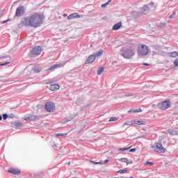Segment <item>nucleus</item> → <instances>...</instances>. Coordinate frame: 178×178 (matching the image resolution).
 <instances>
[{
  "label": "nucleus",
  "instance_id": "e433bc0d",
  "mask_svg": "<svg viewBox=\"0 0 178 178\" xmlns=\"http://www.w3.org/2000/svg\"><path fill=\"white\" fill-rule=\"evenodd\" d=\"M143 66H149V64H148V63H143Z\"/></svg>",
  "mask_w": 178,
  "mask_h": 178
},
{
  "label": "nucleus",
  "instance_id": "c85d7f7f",
  "mask_svg": "<svg viewBox=\"0 0 178 178\" xmlns=\"http://www.w3.org/2000/svg\"><path fill=\"white\" fill-rule=\"evenodd\" d=\"M146 165H150L151 166H152V165H154V163L149 162V161H147L146 163H145V166H146Z\"/></svg>",
  "mask_w": 178,
  "mask_h": 178
},
{
  "label": "nucleus",
  "instance_id": "6e6552de",
  "mask_svg": "<svg viewBox=\"0 0 178 178\" xmlns=\"http://www.w3.org/2000/svg\"><path fill=\"white\" fill-rule=\"evenodd\" d=\"M24 15V7L20 6L17 8L15 15L19 17L20 16H23Z\"/></svg>",
  "mask_w": 178,
  "mask_h": 178
},
{
  "label": "nucleus",
  "instance_id": "c756f323",
  "mask_svg": "<svg viewBox=\"0 0 178 178\" xmlns=\"http://www.w3.org/2000/svg\"><path fill=\"white\" fill-rule=\"evenodd\" d=\"M175 66L177 67L178 66V58L176 59V60L174 62Z\"/></svg>",
  "mask_w": 178,
  "mask_h": 178
},
{
  "label": "nucleus",
  "instance_id": "cd10ccee",
  "mask_svg": "<svg viewBox=\"0 0 178 178\" xmlns=\"http://www.w3.org/2000/svg\"><path fill=\"white\" fill-rule=\"evenodd\" d=\"M140 112H143V110H141V108L134 110V113H138Z\"/></svg>",
  "mask_w": 178,
  "mask_h": 178
},
{
  "label": "nucleus",
  "instance_id": "5701e85b",
  "mask_svg": "<svg viewBox=\"0 0 178 178\" xmlns=\"http://www.w3.org/2000/svg\"><path fill=\"white\" fill-rule=\"evenodd\" d=\"M67 134H56V137H67Z\"/></svg>",
  "mask_w": 178,
  "mask_h": 178
},
{
  "label": "nucleus",
  "instance_id": "ddd939ff",
  "mask_svg": "<svg viewBox=\"0 0 178 178\" xmlns=\"http://www.w3.org/2000/svg\"><path fill=\"white\" fill-rule=\"evenodd\" d=\"M120 162H122L123 163H126L127 165H129V163H133V161L129 162V159L127 158H121L118 159Z\"/></svg>",
  "mask_w": 178,
  "mask_h": 178
},
{
  "label": "nucleus",
  "instance_id": "a878e982",
  "mask_svg": "<svg viewBox=\"0 0 178 178\" xmlns=\"http://www.w3.org/2000/svg\"><path fill=\"white\" fill-rule=\"evenodd\" d=\"M130 148H131V146H130L129 147H127V148H120L118 149V151H129L130 149Z\"/></svg>",
  "mask_w": 178,
  "mask_h": 178
},
{
  "label": "nucleus",
  "instance_id": "37998d69",
  "mask_svg": "<svg viewBox=\"0 0 178 178\" xmlns=\"http://www.w3.org/2000/svg\"><path fill=\"white\" fill-rule=\"evenodd\" d=\"M130 178H133V177H131Z\"/></svg>",
  "mask_w": 178,
  "mask_h": 178
},
{
  "label": "nucleus",
  "instance_id": "423d86ee",
  "mask_svg": "<svg viewBox=\"0 0 178 178\" xmlns=\"http://www.w3.org/2000/svg\"><path fill=\"white\" fill-rule=\"evenodd\" d=\"M159 109H161V111H166V109H169V107L170 106V101L165 100L164 102H162L158 104Z\"/></svg>",
  "mask_w": 178,
  "mask_h": 178
},
{
  "label": "nucleus",
  "instance_id": "f704fd0d",
  "mask_svg": "<svg viewBox=\"0 0 178 178\" xmlns=\"http://www.w3.org/2000/svg\"><path fill=\"white\" fill-rule=\"evenodd\" d=\"M128 113H134V110H129Z\"/></svg>",
  "mask_w": 178,
  "mask_h": 178
},
{
  "label": "nucleus",
  "instance_id": "2eb2a0df",
  "mask_svg": "<svg viewBox=\"0 0 178 178\" xmlns=\"http://www.w3.org/2000/svg\"><path fill=\"white\" fill-rule=\"evenodd\" d=\"M60 88V86H59L58 84H53L50 86L51 91H58Z\"/></svg>",
  "mask_w": 178,
  "mask_h": 178
},
{
  "label": "nucleus",
  "instance_id": "4be33fe9",
  "mask_svg": "<svg viewBox=\"0 0 178 178\" xmlns=\"http://www.w3.org/2000/svg\"><path fill=\"white\" fill-rule=\"evenodd\" d=\"M117 120H119V117H111L109 119V122H117Z\"/></svg>",
  "mask_w": 178,
  "mask_h": 178
},
{
  "label": "nucleus",
  "instance_id": "0eeeda50",
  "mask_svg": "<svg viewBox=\"0 0 178 178\" xmlns=\"http://www.w3.org/2000/svg\"><path fill=\"white\" fill-rule=\"evenodd\" d=\"M45 109L47 112H54L55 109V104L52 102H47L45 105Z\"/></svg>",
  "mask_w": 178,
  "mask_h": 178
},
{
  "label": "nucleus",
  "instance_id": "f3484780",
  "mask_svg": "<svg viewBox=\"0 0 178 178\" xmlns=\"http://www.w3.org/2000/svg\"><path fill=\"white\" fill-rule=\"evenodd\" d=\"M122 22H120L117 24H115L113 26V30H119V29H120V27H122Z\"/></svg>",
  "mask_w": 178,
  "mask_h": 178
},
{
  "label": "nucleus",
  "instance_id": "a19ab883",
  "mask_svg": "<svg viewBox=\"0 0 178 178\" xmlns=\"http://www.w3.org/2000/svg\"><path fill=\"white\" fill-rule=\"evenodd\" d=\"M99 163H95L96 165H98Z\"/></svg>",
  "mask_w": 178,
  "mask_h": 178
},
{
  "label": "nucleus",
  "instance_id": "20e7f679",
  "mask_svg": "<svg viewBox=\"0 0 178 178\" xmlns=\"http://www.w3.org/2000/svg\"><path fill=\"white\" fill-rule=\"evenodd\" d=\"M152 148H153L154 151L158 154H165V152H166V149L163 147L162 143L158 142H155L154 145H152Z\"/></svg>",
  "mask_w": 178,
  "mask_h": 178
},
{
  "label": "nucleus",
  "instance_id": "9b49d317",
  "mask_svg": "<svg viewBox=\"0 0 178 178\" xmlns=\"http://www.w3.org/2000/svg\"><path fill=\"white\" fill-rule=\"evenodd\" d=\"M96 58H97V57H95V55H90V56L88 58V59H87V60H86V64L87 65V64H88V63H92V62H94V61L95 60Z\"/></svg>",
  "mask_w": 178,
  "mask_h": 178
},
{
  "label": "nucleus",
  "instance_id": "6ab92c4d",
  "mask_svg": "<svg viewBox=\"0 0 178 178\" xmlns=\"http://www.w3.org/2000/svg\"><path fill=\"white\" fill-rule=\"evenodd\" d=\"M169 56L170 58H177L178 56V52L177 51H173L169 54Z\"/></svg>",
  "mask_w": 178,
  "mask_h": 178
},
{
  "label": "nucleus",
  "instance_id": "f257e3e1",
  "mask_svg": "<svg viewBox=\"0 0 178 178\" xmlns=\"http://www.w3.org/2000/svg\"><path fill=\"white\" fill-rule=\"evenodd\" d=\"M44 20L42 15L40 14H33L30 16V17H24L21 19L22 26H25L26 27H40Z\"/></svg>",
  "mask_w": 178,
  "mask_h": 178
},
{
  "label": "nucleus",
  "instance_id": "1a4fd4ad",
  "mask_svg": "<svg viewBox=\"0 0 178 178\" xmlns=\"http://www.w3.org/2000/svg\"><path fill=\"white\" fill-rule=\"evenodd\" d=\"M41 51H42V49H41V47L37 46V47H34L32 49L31 53L33 55H40V54H41Z\"/></svg>",
  "mask_w": 178,
  "mask_h": 178
},
{
  "label": "nucleus",
  "instance_id": "72a5a7b5",
  "mask_svg": "<svg viewBox=\"0 0 178 178\" xmlns=\"http://www.w3.org/2000/svg\"><path fill=\"white\" fill-rule=\"evenodd\" d=\"M129 152H136V148H134V149H131L129 150Z\"/></svg>",
  "mask_w": 178,
  "mask_h": 178
},
{
  "label": "nucleus",
  "instance_id": "f8f14e48",
  "mask_svg": "<svg viewBox=\"0 0 178 178\" xmlns=\"http://www.w3.org/2000/svg\"><path fill=\"white\" fill-rule=\"evenodd\" d=\"M24 120L33 122L34 120H38V117L34 115H31L29 117L26 118Z\"/></svg>",
  "mask_w": 178,
  "mask_h": 178
},
{
  "label": "nucleus",
  "instance_id": "f03ea898",
  "mask_svg": "<svg viewBox=\"0 0 178 178\" xmlns=\"http://www.w3.org/2000/svg\"><path fill=\"white\" fill-rule=\"evenodd\" d=\"M120 51L121 55L124 59H131L136 55L134 49L130 47H122Z\"/></svg>",
  "mask_w": 178,
  "mask_h": 178
},
{
  "label": "nucleus",
  "instance_id": "dca6fc26",
  "mask_svg": "<svg viewBox=\"0 0 178 178\" xmlns=\"http://www.w3.org/2000/svg\"><path fill=\"white\" fill-rule=\"evenodd\" d=\"M134 124H138V126H145V122L143 120H134Z\"/></svg>",
  "mask_w": 178,
  "mask_h": 178
},
{
  "label": "nucleus",
  "instance_id": "a211bd4d",
  "mask_svg": "<svg viewBox=\"0 0 178 178\" xmlns=\"http://www.w3.org/2000/svg\"><path fill=\"white\" fill-rule=\"evenodd\" d=\"M62 66H63L62 64L52 65L49 70H47V72H49V70H54V69H58V67H62Z\"/></svg>",
  "mask_w": 178,
  "mask_h": 178
},
{
  "label": "nucleus",
  "instance_id": "4c0bfd02",
  "mask_svg": "<svg viewBox=\"0 0 178 178\" xmlns=\"http://www.w3.org/2000/svg\"><path fill=\"white\" fill-rule=\"evenodd\" d=\"M0 120H2V115H0Z\"/></svg>",
  "mask_w": 178,
  "mask_h": 178
},
{
  "label": "nucleus",
  "instance_id": "58836bf2",
  "mask_svg": "<svg viewBox=\"0 0 178 178\" xmlns=\"http://www.w3.org/2000/svg\"><path fill=\"white\" fill-rule=\"evenodd\" d=\"M3 58H5V57H0V59H3Z\"/></svg>",
  "mask_w": 178,
  "mask_h": 178
},
{
  "label": "nucleus",
  "instance_id": "7c9ffc66",
  "mask_svg": "<svg viewBox=\"0 0 178 178\" xmlns=\"http://www.w3.org/2000/svg\"><path fill=\"white\" fill-rule=\"evenodd\" d=\"M3 118L4 120H6L8 119V115L7 114H3Z\"/></svg>",
  "mask_w": 178,
  "mask_h": 178
},
{
  "label": "nucleus",
  "instance_id": "9d476101",
  "mask_svg": "<svg viewBox=\"0 0 178 178\" xmlns=\"http://www.w3.org/2000/svg\"><path fill=\"white\" fill-rule=\"evenodd\" d=\"M8 172L11 173V175H20L21 173L20 170L16 168H10Z\"/></svg>",
  "mask_w": 178,
  "mask_h": 178
},
{
  "label": "nucleus",
  "instance_id": "393cba45",
  "mask_svg": "<svg viewBox=\"0 0 178 178\" xmlns=\"http://www.w3.org/2000/svg\"><path fill=\"white\" fill-rule=\"evenodd\" d=\"M127 169H124V170H119L117 173H120V174H123V173H127Z\"/></svg>",
  "mask_w": 178,
  "mask_h": 178
},
{
  "label": "nucleus",
  "instance_id": "2f4dec72",
  "mask_svg": "<svg viewBox=\"0 0 178 178\" xmlns=\"http://www.w3.org/2000/svg\"><path fill=\"white\" fill-rule=\"evenodd\" d=\"M148 11V7L147 6H145L144 8H143V13H145V12Z\"/></svg>",
  "mask_w": 178,
  "mask_h": 178
},
{
  "label": "nucleus",
  "instance_id": "4468645a",
  "mask_svg": "<svg viewBox=\"0 0 178 178\" xmlns=\"http://www.w3.org/2000/svg\"><path fill=\"white\" fill-rule=\"evenodd\" d=\"M76 17H80V15H79V13H72L71 15H70L68 17H67V19L69 20L72 19H76Z\"/></svg>",
  "mask_w": 178,
  "mask_h": 178
},
{
  "label": "nucleus",
  "instance_id": "7ed1b4c3",
  "mask_svg": "<svg viewBox=\"0 0 178 178\" xmlns=\"http://www.w3.org/2000/svg\"><path fill=\"white\" fill-rule=\"evenodd\" d=\"M24 72L28 76H31V74L40 73V72H41V67L37 65H30L25 68Z\"/></svg>",
  "mask_w": 178,
  "mask_h": 178
},
{
  "label": "nucleus",
  "instance_id": "ea45409f",
  "mask_svg": "<svg viewBox=\"0 0 178 178\" xmlns=\"http://www.w3.org/2000/svg\"><path fill=\"white\" fill-rule=\"evenodd\" d=\"M6 22H8V21H3V23H6Z\"/></svg>",
  "mask_w": 178,
  "mask_h": 178
},
{
  "label": "nucleus",
  "instance_id": "79ce46f5",
  "mask_svg": "<svg viewBox=\"0 0 178 178\" xmlns=\"http://www.w3.org/2000/svg\"><path fill=\"white\" fill-rule=\"evenodd\" d=\"M170 17V19H172V15Z\"/></svg>",
  "mask_w": 178,
  "mask_h": 178
},
{
  "label": "nucleus",
  "instance_id": "b1692460",
  "mask_svg": "<svg viewBox=\"0 0 178 178\" xmlns=\"http://www.w3.org/2000/svg\"><path fill=\"white\" fill-rule=\"evenodd\" d=\"M112 2V0H108V2L102 5V8H106L107 5H109Z\"/></svg>",
  "mask_w": 178,
  "mask_h": 178
},
{
  "label": "nucleus",
  "instance_id": "aec40b11",
  "mask_svg": "<svg viewBox=\"0 0 178 178\" xmlns=\"http://www.w3.org/2000/svg\"><path fill=\"white\" fill-rule=\"evenodd\" d=\"M133 124H134V120L127 121L123 124L122 127H124V126H133Z\"/></svg>",
  "mask_w": 178,
  "mask_h": 178
},
{
  "label": "nucleus",
  "instance_id": "412c9836",
  "mask_svg": "<svg viewBox=\"0 0 178 178\" xmlns=\"http://www.w3.org/2000/svg\"><path fill=\"white\" fill-rule=\"evenodd\" d=\"M104 53V50L100 49L97 52H96L94 56H95V58H97V56H101V55H102V54Z\"/></svg>",
  "mask_w": 178,
  "mask_h": 178
},
{
  "label": "nucleus",
  "instance_id": "39448f33",
  "mask_svg": "<svg viewBox=\"0 0 178 178\" xmlns=\"http://www.w3.org/2000/svg\"><path fill=\"white\" fill-rule=\"evenodd\" d=\"M138 52L139 55H142L143 56H145L148 55L149 52V49H148V46L145 44H140L138 47Z\"/></svg>",
  "mask_w": 178,
  "mask_h": 178
},
{
  "label": "nucleus",
  "instance_id": "473e14b6",
  "mask_svg": "<svg viewBox=\"0 0 178 178\" xmlns=\"http://www.w3.org/2000/svg\"><path fill=\"white\" fill-rule=\"evenodd\" d=\"M9 63H1L0 64V66H5L6 65H8Z\"/></svg>",
  "mask_w": 178,
  "mask_h": 178
},
{
  "label": "nucleus",
  "instance_id": "bb28decb",
  "mask_svg": "<svg viewBox=\"0 0 178 178\" xmlns=\"http://www.w3.org/2000/svg\"><path fill=\"white\" fill-rule=\"evenodd\" d=\"M104 70V67H101L99 69V70L97 71V74L99 76L101 74V73H103Z\"/></svg>",
  "mask_w": 178,
  "mask_h": 178
},
{
  "label": "nucleus",
  "instance_id": "c9c22d12",
  "mask_svg": "<svg viewBox=\"0 0 178 178\" xmlns=\"http://www.w3.org/2000/svg\"><path fill=\"white\" fill-rule=\"evenodd\" d=\"M108 162H109V160L106 159L104 161V165H106V163H108Z\"/></svg>",
  "mask_w": 178,
  "mask_h": 178
}]
</instances>
